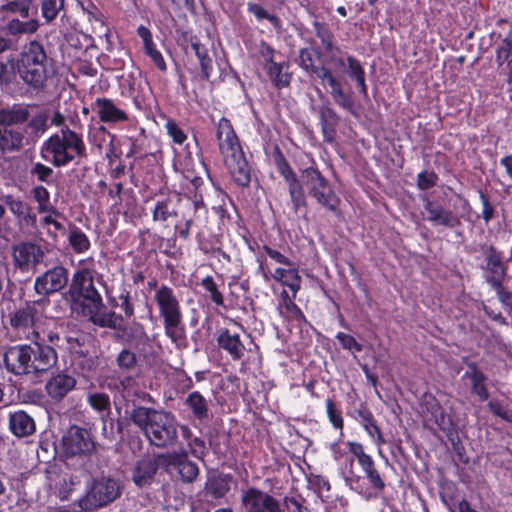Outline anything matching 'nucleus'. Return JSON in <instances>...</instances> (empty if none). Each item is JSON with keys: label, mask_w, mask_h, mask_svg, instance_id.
<instances>
[{"label": "nucleus", "mask_w": 512, "mask_h": 512, "mask_svg": "<svg viewBox=\"0 0 512 512\" xmlns=\"http://www.w3.org/2000/svg\"><path fill=\"white\" fill-rule=\"evenodd\" d=\"M275 165L278 173L283 177L288 186L292 208L295 213H297L300 208L307 206L304 186L308 194L315 199L319 205L334 214L339 212L340 198L335 193L329 181L317 168L311 166L302 170V183L280 151H278L275 156Z\"/></svg>", "instance_id": "nucleus-1"}, {"label": "nucleus", "mask_w": 512, "mask_h": 512, "mask_svg": "<svg viewBox=\"0 0 512 512\" xmlns=\"http://www.w3.org/2000/svg\"><path fill=\"white\" fill-rule=\"evenodd\" d=\"M130 419L151 446L166 449L178 443L179 422L171 412L138 406L132 410Z\"/></svg>", "instance_id": "nucleus-2"}, {"label": "nucleus", "mask_w": 512, "mask_h": 512, "mask_svg": "<svg viewBox=\"0 0 512 512\" xmlns=\"http://www.w3.org/2000/svg\"><path fill=\"white\" fill-rule=\"evenodd\" d=\"M69 123L73 128H65L51 135L42 146V152L52 157L50 161L55 167L66 166L76 158L87 157L83 135L76 130L78 117H71Z\"/></svg>", "instance_id": "nucleus-3"}, {"label": "nucleus", "mask_w": 512, "mask_h": 512, "mask_svg": "<svg viewBox=\"0 0 512 512\" xmlns=\"http://www.w3.org/2000/svg\"><path fill=\"white\" fill-rule=\"evenodd\" d=\"M154 301L157 304L159 316L163 319L165 335L174 344L181 346L186 340V330L180 301L174 290L162 284L155 291Z\"/></svg>", "instance_id": "nucleus-4"}, {"label": "nucleus", "mask_w": 512, "mask_h": 512, "mask_svg": "<svg viewBox=\"0 0 512 512\" xmlns=\"http://www.w3.org/2000/svg\"><path fill=\"white\" fill-rule=\"evenodd\" d=\"M315 51L310 48H303L299 51L298 65L310 76L316 77L322 85L330 87V94L334 102L342 109L355 115V104L351 92H346L341 81L326 66H317L314 63Z\"/></svg>", "instance_id": "nucleus-5"}, {"label": "nucleus", "mask_w": 512, "mask_h": 512, "mask_svg": "<svg viewBox=\"0 0 512 512\" xmlns=\"http://www.w3.org/2000/svg\"><path fill=\"white\" fill-rule=\"evenodd\" d=\"M51 69L44 46L34 40L24 46L18 60V72L23 81L35 89L43 88Z\"/></svg>", "instance_id": "nucleus-6"}, {"label": "nucleus", "mask_w": 512, "mask_h": 512, "mask_svg": "<svg viewBox=\"0 0 512 512\" xmlns=\"http://www.w3.org/2000/svg\"><path fill=\"white\" fill-rule=\"evenodd\" d=\"M72 308L83 317L95 313L96 308H104L101 294L96 289L92 270L78 269L70 284Z\"/></svg>", "instance_id": "nucleus-7"}, {"label": "nucleus", "mask_w": 512, "mask_h": 512, "mask_svg": "<svg viewBox=\"0 0 512 512\" xmlns=\"http://www.w3.org/2000/svg\"><path fill=\"white\" fill-rule=\"evenodd\" d=\"M45 303V300L28 302L10 315L11 329L17 339L34 343L35 339L43 337L42 323L47 318L43 316L40 307Z\"/></svg>", "instance_id": "nucleus-8"}, {"label": "nucleus", "mask_w": 512, "mask_h": 512, "mask_svg": "<svg viewBox=\"0 0 512 512\" xmlns=\"http://www.w3.org/2000/svg\"><path fill=\"white\" fill-rule=\"evenodd\" d=\"M122 491L119 480L110 476H100L93 479L87 493L88 502L94 507H103L116 500Z\"/></svg>", "instance_id": "nucleus-9"}, {"label": "nucleus", "mask_w": 512, "mask_h": 512, "mask_svg": "<svg viewBox=\"0 0 512 512\" xmlns=\"http://www.w3.org/2000/svg\"><path fill=\"white\" fill-rule=\"evenodd\" d=\"M47 252L45 246L33 242L19 243L13 247L14 265L22 272L35 271L38 265L45 264Z\"/></svg>", "instance_id": "nucleus-10"}, {"label": "nucleus", "mask_w": 512, "mask_h": 512, "mask_svg": "<svg viewBox=\"0 0 512 512\" xmlns=\"http://www.w3.org/2000/svg\"><path fill=\"white\" fill-rule=\"evenodd\" d=\"M158 459L166 468L176 469L184 483H193L199 475L198 465L188 458V451L185 449L160 454Z\"/></svg>", "instance_id": "nucleus-11"}, {"label": "nucleus", "mask_w": 512, "mask_h": 512, "mask_svg": "<svg viewBox=\"0 0 512 512\" xmlns=\"http://www.w3.org/2000/svg\"><path fill=\"white\" fill-rule=\"evenodd\" d=\"M68 279L67 268L57 265L35 278L34 290L38 295L49 296L64 289L68 284Z\"/></svg>", "instance_id": "nucleus-12"}, {"label": "nucleus", "mask_w": 512, "mask_h": 512, "mask_svg": "<svg viewBox=\"0 0 512 512\" xmlns=\"http://www.w3.org/2000/svg\"><path fill=\"white\" fill-rule=\"evenodd\" d=\"M62 443L66 454L71 456L91 455L96 450L89 431L79 426H71L63 436Z\"/></svg>", "instance_id": "nucleus-13"}, {"label": "nucleus", "mask_w": 512, "mask_h": 512, "mask_svg": "<svg viewBox=\"0 0 512 512\" xmlns=\"http://www.w3.org/2000/svg\"><path fill=\"white\" fill-rule=\"evenodd\" d=\"M30 359L27 360V374L46 372L57 363V353L50 345L28 344Z\"/></svg>", "instance_id": "nucleus-14"}, {"label": "nucleus", "mask_w": 512, "mask_h": 512, "mask_svg": "<svg viewBox=\"0 0 512 512\" xmlns=\"http://www.w3.org/2000/svg\"><path fill=\"white\" fill-rule=\"evenodd\" d=\"M180 202L181 197L176 193L156 196L154 206L151 209L152 220L156 223L168 226L169 223L177 219Z\"/></svg>", "instance_id": "nucleus-15"}, {"label": "nucleus", "mask_w": 512, "mask_h": 512, "mask_svg": "<svg viewBox=\"0 0 512 512\" xmlns=\"http://www.w3.org/2000/svg\"><path fill=\"white\" fill-rule=\"evenodd\" d=\"M241 503L247 512H282L278 500L255 487L243 491Z\"/></svg>", "instance_id": "nucleus-16"}, {"label": "nucleus", "mask_w": 512, "mask_h": 512, "mask_svg": "<svg viewBox=\"0 0 512 512\" xmlns=\"http://www.w3.org/2000/svg\"><path fill=\"white\" fill-rule=\"evenodd\" d=\"M485 266L482 267L488 272L485 278L489 286L499 285L504 282L507 275V267L503 263V253L497 250L493 245H489L484 249Z\"/></svg>", "instance_id": "nucleus-17"}, {"label": "nucleus", "mask_w": 512, "mask_h": 512, "mask_svg": "<svg viewBox=\"0 0 512 512\" xmlns=\"http://www.w3.org/2000/svg\"><path fill=\"white\" fill-rule=\"evenodd\" d=\"M216 139L223 157L242 149L231 121L225 117L216 124Z\"/></svg>", "instance_id": "nucleus-18"}, {"label": "nucleus", "mask_w": 512, "mask_h": 512, "mask_svg": "<svg viewBox=\"0 0 512 512\" xmlns=\"http://www.w3.org/2000/svg\"><path fill=\"white\" fill-rule=\"evenodd\" d=\"M463 363H465L467 369L462 378L469 381L471 393L477 396L479 401H486L489 398L487 388L488 377L476 362L470 361L467 357H464Z\"/></svg>", "instance_id": "nucleus-19"}, {"label": "nucleus", "mask_w": 512, "mask_h": 512, "mask_svg": "<svg viewBox=\"0 0 512 512\" xmlns=\"http://www.w3.org/2000/svg\"><path fill=\"white\" fill-rule=\"evenodd\" d=\"M29 345L8 347L3 354V362L7 371L15 375H27V360L30 359Z\"/></svg>", "instance_id": "nucleus-20"}, {"label": "nucleus", "mask_w": 512, "mask_h": 512, "mask_svg": "<svg viewBox=\"0 0 512 512\" xmlns=\"http://www.w3.org/2000/svg\"><path fill=\"white\" fill-rule=\"evenodd\" d=\"M223 158L234 181L239 186L247 187L251 181V168L245 158L243 150L241 149Z\"/></svg>", "instance_id": "nucleus-21"}, {"label": "nucleus", "mask_w": 512, "mask_h": 512, "mask_svg": "<svg viewBox=\"0 0 512 512\" xmlns=\"http://www.w3.org/2000/svg\"><path fill=\"white\" fill-rule=\"evenodd\" d=\"M1 200L7 205L10 212L14 215L20 224L35 227L37 223V216L33 212L32 207L21 199V197L12 194H6L1 197Z\"/></svg>", "instance_id": "nucleus-22"}, {"label": "nucleus", "mask_w": 512, "mask_h": 512, "mask_svg": "<svg viewBox=\"0 0 512 512\" xmlns=\"http://www.w3.org/2000/svg\"><path fill=\"white\" fill-rule=\"evenodd\" d=\"M94 105L103 123H121L129 120L128 113L110 98H96Z\"/></svg>", "instance_id": "nucleus-23"}, {"label": "nucleus", "mask_w": 512, "mask_h": 512, "mask_svg": "<svg viewBox=\"0 0 512 512\" xmlns=\"http://www.w3.org/2000/svg\"><path fill=\"white\" fill-rule=\"evenodd\" d=\"M216 340L219 348L227 352L232 360L238 361L244 357L246 348L237 332L222 328L218 331Z\"/></svg>", "instance_id": "nucleus-24"}, {"label": "nucleus", "mask_w": 512, "mask_h": 512, "mask_svg": "<svg viewBox=\"0 0 512 512\" xmlns=\"http://www.w3.org/2000/svg\"><path fill=\"white\" fill-rule=\"evenodd\" d=\"M424 209L427 213L426 219L433 224L449 228H454L460 224L459 219L452 211L443 208L439 204L433 203L428 198L424 200Z\"/></svg>", "instance_id": "nucleus-25"}, {"label": "nucleus", "mask_w": 512, "mask_h": 512, "mask_svg": "<svg viewBox=\"0 0 512 512\" xmlns=\"http://www.w3.org/2000/svg\"><path fill=\"white\" fill-rule=\"evenodd\" d=\"M267 59L265 68L273 85L282 89L288 87L291 81V74L288 72L289 65L287 63H276L272 59L273 50L270 46L266 47ZM266 57V55H264Z\"/></svg>", "instance_id": "nucleus-26"}, {"label": "nucleus", "mask_w": 512, "mask_h": 512, "mask_svg": "<svg viewBox=\"0 0 512 512\" xmlns=\"http://www.w3.org/2000/svg\"><path fill=\"white\" fill-rule=\"evenodd\" d=\"M76 385L73 376L64 373H58L52 376L45 384V390L48 396L54 400L63 399Z\"/></svg>", "instance_id": "nucleus-27"}, {"label": "nucleus", "mask_w": 512, "mask_h": 512, "mask_svg": "<svg viewBox=\"0 0 512 512\" xmlns=\"http://www.w3.org/2000/svg\"><path fill=\"white\" fill-rule=\"evenodd\" d=\"M318 113L323 139L327 143H332L335 139L340 118L329 103L322 104L318 109Z\"/></svg>", "instance_id": "nucleus-28"}, {"label": "nucleus", "mask_w": 512, "mask_h": 512, "mask_svg": "<svg viewBox=\"0 0 512 512\" xmlns=\"http://www.w3.org/2000/svg\"><path fill=\"white\" fill-rule=\"evenodd\" d=\"M4 22V30L7 35L21 36L32 35L36 33L40 27V22L36 18L21 20L15 16L1 18Z\"/></svg>", "instance_id": "nucleus-29"}, {"label": "nucleus", "mask_w": 512, "mask_h": 512, "mask_svg": "<svg viewBox=\"0 0 512 512\" xmlns=\"http://www.w3.org/2000/svg\"><path fill=\"white\" fill-rule=\"evenodd\" d=\"M10 431L17 437H27L35 432L34 419L25 411L18 410L9 416Z\"/></svg>", "instance_id": "nucleus-30"}, {"label": "nucleus", "mask_w": 512, "mask_h": 512, "mask_svg": "<svg viewBox=\"0 0 512 512\" xmlns=\"http://www.w3.org/2000/svg\"><path fill=\"white\" fill-rule=\"evenodd\" d=\"M103 309L104 308H96L95 313H91L86 318L100 327L125 330V323L122 316L117 315L113 311H103Z\"/></svg>", "instance_id": "nucleus-31"}, {"label": "nucleus", "mask_w": 512, "mask_h": 512, "mask_svg": "<svg viewBox=\"0 0 512 512\" xmlns=\"http://www.w3.org/2000/svg\"><path fill=\"white\" fill-rule=\"evenodd\" d=\"M157 463L151 459L139 460L133 470L132 479L138 487L149 485L157 472Z\"/></svg>", "instance_id": "nucleus-32"}, {"label": "nucleus", "mask_w": 512, "mask_h": 512, "mask_svg": "<svg viewBox=\"0 0 512 512\" xmlns=\"http://www.w3.org/2000/svg\"><path fill=\"white\" fill-rule=\"evenodd\" d=\"M271 276L275 281L289 287L293 292V298L296 297L301 288V276L293 262L292 266H287V268H277Z\"/></svg>", "instance_id": "nucleus-33"}, {"label": "nucleus", "mask_w": 512, "mask_h": 512, "mask_svg": "<svg viewBox=\"0 0 512 512\" xmlns=\"http://www.w3.org/2000/svg\"><path fill=\"white\" fill-rule=\"evenodd\" d=\"M229 481V475H209L204 487L206 495L213 499H220L224 497L230 490Z\"/></svg>", "instance_id": "nucleus-34"}, {"label": "nucleus", "mask_w": 512, "mask_h": 512, "mask_svg": "<svg viewBox=\"0 0 512 512\" xmlns=\"http://www.w3.org/2000/svg\"><path fill=\"white\" fill-rule=\"evenodd\" d=\"M33 7V0H9L0 6V17H12L19 15L25 19L30 16Z\"/></svg>", "instance_id": "nucleus-35"}, {"label": "nucleus", "mask_w": 512, "mask_h": 512, "mask_svg": "<svg viewBox=\"0 0 512 512\" xmlns=\"http://www.w3.org/2000/svg\"><path fill=\"white\" fill-rule=\"evenodd\" d=\"M182 438L186 441L189 452L197 459H203L206 454V444L201 438L194 436L190 427L186 424H179Z\"/></svg>", "instance_id": "nucleus-36"}, {"label": "nucleus", "mask_w": 512, "mask_h": 512, "mask_svg": "<svg viewBox=\"0 0 512 512\" xmlns=\"http://www.w3.org/2000/svg\"><path fill=\"white\" fill-rule=\"evenodd\" d=\"M185 405L192 411L193 416L202 421L209 416V405L206 398L198 391L190 393L185 399Z\"/></svg>", "instance_id": "nucleus-37"}, {"label": "nucleus", "mask_w": 512, "mask_h": 512, "mask_svg": "<svg viewBox=\"0 0 512 512\" xmlns=\"http://www.w3.org/2000/svg\"><path fill=\"white\" fill-rule=\"evenodd\" d=\"M496 62L499 73L512 68V30L509 31L502 44L497 48Z\"/></svg>", "instance_id": "nucleus-38"}, {"label": "nucleus", "mask_w": 512, "mask_h": 512, "mask_svg": "<svg viewBox=\"0 0 512 512\" xmlns=\"http://www.w3.org/2000/svg\"><path fill=\"white\" fill-rule=\"evenodd\" d=\"M33 199L37 203V211L38 213H51L55 215H60L59 211L56 209L54 205H52L50 201V192L48 189L42 185L34 186L31 190Z\"/></svg>", "instance_id": "nucleus-39"}, {"label": "nucleus", "mask_w": 512, "mask_h": 512, "mask_svg": "<svg viewBox=\"0 0 512 512\" xmlns=\"http://www.w3.org/2000/svg\"><path fill=\"white\" fill-rule=\"evenodd\" d=\"M29 112L26 108L14 105L11 108L0 109V125H14L25 122Z\"/></svg>", "instance_id": "nucleus-40"}, {"label": "nucleus", "mask_w": 512, "mask_h": 512, "mask_svg": "<svg viewBox=\"0 0 512 512\" xmlns=\"http://www.w3.org/2000/svg\"><path fill=\"white\" fill-rule=\"evenodd\" d=\"M359 465L371 487L378 492H382L385 488V482L382 479L380 472L376 468L373 458L370 457Z\"/></svg>", "instance_id": "nucleus-41"}, {"label": "nucleus", "mask_w": 512, "mask_h": 512, "mask_svg": "<svg viewBox=\"0 0 512 512\" xmlns=\"http://www.w3.org/2000/svg\"><path fill=\"white\" fill-rule=\"evenodd\" d=\"M23 136L20 132L0 127V149L3 151L18 150L22 146Z\"/></svg>", "instance_id": "nucleus-42"}, {"label": "nucleus", "mask_w": 512, "mask_h": 512, "mask_svg": "<svg viewBox=\"0 0 512 512\" xmlns=\"http://www.w3.org/2000/svg\"><path fill=\"white\" fill-rule=\"evenodd\" d=\"M40 6L42 17L50 24L64 11L65 0H40Z\"/></svg>", "instance_id": "nucleus-43"}, {"label": "nucleus", "mask_w": 512, "mask_h": 512, "mask_svg": "<svg viewBox=\"0 0 512 512\" xmlns=\"http://www.w3.org/2000/svg\"><path fill=\"white\" fill-rule=\"evenodd\" d=\"M313 28L316 36L320 39L326 52L332 53L333 51L339 50V48L334 46L333 34L327 24L314 21Z\"/></svg>", "instance_id": "nucleus-44"}, {"label": "nucleus", "mask_w": 512, "mask_h": 512, "mask_svg": "<svg viewBox=\"0 0 512 512\" xmlns=\"http://www.w3.org/2000/svg\"><path fill=\"white\" fill-rule=\"evenodd\" d=\"M68 242L75 253H84L89 250L91 244L87 235L79 228H73L69 234Z\"/></svg>", "instance_id": "nucleus-45"}, {"label": "nucleus", "mask_w": 512, "mask_h": 512, "mask_svg": "<svg viewBox=\"0 0 512 512\" xmlns=\"http://www.w3.org/2000/svg\"><path fill=\"white\" fill-rule=\"evenodd\" d=\"M247 10L253 14L257 20L267 19L276 30L282 29V22L279 17L269 14L261 5L253 2L247 4Z\"/></svg>", "instance_id": "nucleus-46"}, {"label": "nucleus", "mask_w": 512, "mask_h": 512, "mask_svg": "<svg viewBox=\"0 0 512 512\" xmlns=\"http://www.w3.org/2000/svg\"><path fill=\"white\" fill-rule=\"evenodd\" d=\"M192 48L199 60L201 71L205 79H209L213 70L212 59L207 50L198 42L192 44Z\"/></svg>", "instance_id": "nucleus-47"}, {"label": "nucleus", "mask_w": 512, "mask_h": 512, "mask_svg": "<svg viewBox=\"0 0 512 512\" xmlns=\"http://www.w3.org/2000/svg\"><path fill=\"white\" fill-rule=\"evenodd\" d=\"M201 286L209 293L211 300L217 306H224V297L219 291L212 276L208 275L201 281Z\"/></svg>", "instance_id": "nucleus-48"}, {"label": "nucleus", "mask_w": 512, "mask_h": 512, "mask_svg": "<svg viewBox=\"0 0 512 512\" xmlns=\"http://www.w3.org/2000/svg\"><path fill=\"white\" fill-rule=\"evenodd\" d=\"M87 402L98 412H110V397L105 393H91L87 396Z\"/></svg>", "instance_id": "nucleus-49"}, {"label": "nucleus", "mask_w": 512, "mask_h": 512, "mask_svg": "<svg viewBox=\"0 0 512 512\" xmlns=\"http://www.w3.org/2000/svg\"><path fill=\"white\" fill-rule=\"evenodd\" d=\"M359 422L367 434L374 438V433L380 429L376 424L373 414L366 408L357 411Z\"/></svg>", "instance_id": "nucleus-50"}, {"label": "nucleus", "mask_w": 512, "mask_h": 512, "mask_svg": "<svg viewBox=\"0 0 512 512\" xmlns=\"http://www.w3.org/2000/svg\"><path fill=\"white\" fill-rule=\"evenodd\" d=\"M326 412L329 418V421L333 425L334 428L342 430L343 429V418L341 416L340 411L337 409L334 401L330 398L326 399Z\"/></svg>", "instance_id": "nucleus-51"}, {"label": "nucleus", "mask_w": 512, "mask_h": 512, "mask_svg": "<svg viewBox=\"0 0 512 512\" xmlns=\"http://www.w3.org/2000/svg\"><path fill=\"white\" fill-rule=\"evenodd\" d=\"M116 362L120 369L130 371L131 369L135 368L137 359L134 352L128 349H123L118 354Z\"/></svg>", "instance_id": "nucleus-52"}, {"label": "nucleus", "mask_w": 512, "mask_h": 512, "mask_svg": "<svg viewBox=\"0 0 512 512\" xmlns=\"http://www.w3.org/2000/svg\"><path fill=\"white\" fill-rule=\"evenodd\" d=\"M47 320H44L43 323H42V331H43V337L39 338V339H35L34 343H37L38 345L41 344V345H48L47 343L51 344V345H55V346H62L63 344L61 343L62 342V339L61 337L59 336L58 333L56 332H53V331H49L46 327H45V322Z\"/></svg>", "instance_id": "nucleus-53"}, {"label": "nucleus", "mask_w": 512, "mask_h": 512, "mask_svg": "<svg viewBox=\"0 0 512 512\" xmlns=\"http://www.w3.org/2000/svg\"><path fill=\"white\" fill-rule=\"evenodd\" d=\"M336 339L339 341L340 345L343 349L352 351V352H361L363 346L356 341V339L344 332H338L336 334Z\"/></svg>", "instance_id": "nucleus-54"}, {"label": "nucleus", "mask_w": 512, "mask_h": 512, "mask_svg": "<svg viewBox=\"0 0 512 512\" xmlns=\"http://www.w3.org/2000/svg\"><path fill=\"white\" fill-rule=\"evenodd\" d=\"M76 484L75 478L72 476H65L63 477L58 486L57 489V495L61 500L68 499L70 493L73 491V488Z\"/></svg>", "instance_id": "nucleus-55"}, {"label": "nucleus", "mask_w": 512, "mask_h": 512, "mask_svg": "<svg viewBox=\"0 0 512 512\" xmlns=\"http://www.w3.org/2000/svg\"><path fill=\"white\" fill-rule=\"evenodd\" d=\"M166 130L168 135L172 138L173 142L176 144H183L187 136L184 131L177 125V123L173 120H168L166 125Z\"/></svg>", "instance_id": "nucleus-56"}, {"label": "nucleus", "mask_w": 512, "mask_h": 512, "mask_svg": "<svg viewBox=\"0 0 512 512\" xmlns=\"http://www.w3.org/2000/svg\"><path fill=\"white\" fill-rule=\"evenodd\" d=\"M437 175L433 171H422L417 176V185L421 190H428L437 183Z\"/></svg>", "instance_id": "nucleus-57"}, {"label": "nucleus", "mask_w": 512, "mask_h": 512, "mask_svg": "<svg viewBox=\"0 0 512 512\" xmlns=\"http://www.w3.org/2000/svg\"><path fill=\"white\" fill-rule=\"evenodd\" d=\"M490 287L495 290L500 303L508 308L512 313V293L503 286V282H500L499 285L497 284L496 286Z\"/></svg>", "instance_id": "nucleus-58"}, {"label": "nucleus", "mask_w": 512, "mask_h": 512, "mask_svg": "<svg viewBox=\"0 0 512 512\" xmlns=\"http://www.w3.org/2000/svg\"><path fill=\"white\" fill-rule=\"evenodd\" d=\"M303 502L304 499L301 497L285 496L283 499V505L288 512H308Z\"/></svg>", "instance_id": "nucleus-59"}, {"label": "nucleus", "mask_w": 512, "mask_h": 512, "mask_svg": "<svg viewBox=\"0 0 512 512\" xmlns=\"http://www.w3.org/2000/svg\"><path fill=\"white\" fill-rule=\"evenodd\" d=\"M281 305L285 308V310L294 316H303L301 309L294 303L293 296L290 297L286 290H283L280 294Z\"/></svg>", "instance_id": "nucleus-60"}, {"label": "nucleus", "mask_w": 512, "mask_h": 512, "mask_svg": "<svg viewBox=\"0 0 512 512\" xmlns=\"http://www.w3.org/2000/svg\"><path fill=\"white\" fill-rule=\"evenodd\" d=\"M346 61H347V65H348L347 74L350 78L356 80L358 78H361L365 74V71H364L360 61L357 60L355 57L348 56Z\"/></svg>", "instance_id": "nucleus-61"}, {"label": "nucleus", "mask_w": 512, "mask_h": 512, "mask_svg": "<svg viewBox=\"0 0 512 512\" xmlns=\"http://www.w3.org/2000/svg\"><path fill=\"white\" fill-rule=\"evenodd\" d=\"M146 56H148L151 61L155 64V66L161 70L165 71L167 68L166 62L161 54V52L156 48V45L144 50Z\"/></svg>", "instance_id": "nucleus-62"}, {"label": "nucleus", "mask_w": 512, "mask_h": 512, "mask_svg": "<svg viewBox=\"0 0 512 512\" xmlns=\"http://www.w3.org/2000/svg\"><path fill=\"white\" fill-rule=\"evenodd\" d=\"M347 446L349 447V451L357 459L358 464H361L362 462L366 461L371 457V455L365 452L364 447L361 443L349 441L347 443Z\"/></svg>", "instance_id": "nucleus-63"}, {"label": "nucleus", "mask_w": 512, "mask_h": 512, "mask_svg": "<svg viewBox=\"0 0 512 512\" xmlns=\"http://www.w3.org/2000/svg\"><path fill=\"white\" fill-rule=\"evenodd\" d=\"M53 170L51 167L42 163L34 164L31 169V174L35 175L40 182H48V178L52 175Z\"/></svg>", "instance_id": "nucleus-64"}]
</instances>
